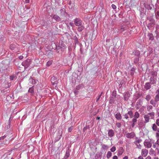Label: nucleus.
<instances>
[{
	"label": "nucleus",
	"instance_id": "nucleus-61",
	"mask_svg": "<svg viewBox=\"0 0 159 159\" xmlns=\"http://www.w3.org/2000/svg\"><path fill=\"white\" fill-rule=\"evenodd\" d=\"M147 8L148 10H151L152 9V7L149 5H148Z\"/></svg>",
	"mask_w": 159,
	"mask_h": 159
},
{
	"label": "nucleus",
	"instance_id": "nucleus-60",
	"mask_svg": "<svg viewBox=\"0 0 159 159\" xmlns=\"http://www.w3.org/2000/svg\"><path fill=\"white\" fill-rule=\"evenodd\" d=\"M156 124L158 126H159V119H157L156 122Z\"/></svg>",
	"mask_w": 159,
	"mask_h": 159
},
{
	"label": "nucleus",
	"instance_id": "nucleus-1",
	"mask_svg": "<svg viewBox=\"0 0 159 159\" xmlns=\"http://www.w3.org/2000/svg\"><path fill=\"white\" fill-rule=\"evenodd\" d=\"M148 20H149V22L147 25L148 29L150 30H151L152 28L154 27L155 25V20L151 16H148L147 17Z\"/></svg>",
	"mask_w": 159,
	"mask_h": 159
},
{
	"label": "nucleus",
	"instance_id": "nucleus-39",
	"mask_svg": "<svg viewBox=\"0 0 159 159\" xmlns=\"http://www.w3.org/2000/svg\"><path fill=\"white\" fill-rule=\"evenodd\" d=\"M156 11V10H155V12ZM155 16L156 18L157 19H159V11H158L156 12H155Z\"/></svg>",
	"mask_w": 159,
	"mask_h": 159
},
{
	"label": "nucleus",
	"instance_id": "nucleus-41",
	"mask_svg": "<svg viewBox=\"0 0 159 159\" xmlns=\"http://www.w3.org/2000/svg\"><path fill=\"white\" fill-rule=\"evenodd\" d=\"M73 38L74 42L75 44H76V43H78V38L76 36H74Z\"/></svg>",
	"mask_w": 159,
	"mask_h": 159
},
{
	"label": "nucleus",
	"instance_id": "nucleus-18",
	"mask_svg": "<svg viewBox=\"0 0 159 159\" xmlns=\"http://www.w3.org/2000/svg\"><path fill=\"white\" fill-rule=\"evenodd\" d=\"M150 82H147L145 83V85H144V88L146 90H148L151 87V85L150 84Z\"/></svg>",
	"mask_w": 159,
	"mask_h": 159
},
{
	"label": "nucleus",
	"instance_id": "nucleus-36",
	"mask_svg": "<svg viewBox=\"0 0 159 159\" xmlns=\"http://www.w3.org/2000/svg\"><path fill=\"white\" fill-rule=\"evenodd\" d=\"M102 148L104 150L107 149L109 147L107 145L105 144H102Z\"/></svg>",
	"mask_w": 159,
	"mask_h": 159
},
{
	"label": "nucleus",
	"instance_id": "nucleus-23",
	"mask_svg": "<svg viewBox=\"0 0 159 159\" xmlns=\"http://www.w3.org/2000/svg\"><path fill=\"white\" fill-rule=\"evenodd\" d=\"M148 36L149 38V40H153L154 39V37L153 34L152 33H149L148 34Z\"/></svg>",
	"mask_w": 159,
	"mask_h": 159
},
{
	"label": "nucleus",
	"instance_id": "nucleus-62",
	"mask_svg": "<svg viewBox=\"0 0 159 159\" xmlns=\"http://www.w3.org/2000/svg\"><path fill=\"white\" fill-rule=\"evenodd\" d=\"M111 7L113 9H115L116 8V6L114 4H112L111 5Z\"/></svg>",
	"mask_w": 159,
	"mask_h": 159
},
{
	"label": "nucleus",
	"instance_id": "nucleus-2",
	"mask_svg": "<svg viewBox=\"0 0 159 159\" xmlns=\"http://www.w3.org/2000/svg\"><path fill=\"white\" fill-rule=\"evenodd\" d=\"M5 139V141H3V144L7 145L9 144L10 142V139L8 137H7V135L5 134L3 136L0 137V141H2Z\"/></svg>",
	"mask_w": 159,
	"mask_h": 159
},
{
	"label": "nucleus",
	"instance_id": "nucleus-29",
	"mask_svg": "<svg viewBox=\"0 0 159 159\" xmlns=\"http://www.w3.org/2000/svg\"><path fill=\"white\" fill-rule=\"evenodd\" d=\"M84 29V27L82 25L81 26H80V27H78L77 29L78 31L79 32H81Z\"/></svg>",
	"mask_w": 159,
	"mask_h": 159
},
{
	"label": "nucleus",
	"instance_id": "nucleus-58",
	"mask_svg": "<svg viewBox=\"0 0 159 159\" xmlns=\"http://www.w3.org/2000/svg\"><path fill=\"white\" fill-rule=\"evenodd\" d=\"M15 77H16L15 76L12 75L10 76V79L11 80H13L15 79Z\"/></svg>",
	"mask_w": 159,
	"mask_h": 159
},
{
	"label": "nucleus",
	"instance_id": "nucleus-14",
	"mask_svg": "<svg viewBox=\"0 0 159 159\" xmlns=\"http://www.w3.org/2000/svg\"><path fill=\"white\" fill-rule=\"evenodd\" d=\"M10 86L9 84H6V85L5 87V89L2 90L1 92L2 93H4L5 92L9 90Z\"/></svg>",
	"mask_w": 159,
	"mask_h": 159
},
{
	"label": "nucleus",
	"instance_id": "nucleus-64",
	"mask_svg": "<svg viewBox=\"0 0 159 159\" xmlns=\"http://www.w3.org/2000/svg\"><path fill=\"white\" fill-rule=\"evenodd\" d=\"M141 141L142 140L141 139H138L135 142H136V143H139L140 142H141Z\"/></svg>",
	"mask_w": 159,
	"mask_h": 159
},
{
	"label": "nucleus",
	"instance_id": "nucleus-35",
	"mask_svg": "<svg viewBox=\"0 0 159 159\" xmlns=\"http://www.w3.org/2000/svg\"><path fill=\"white\" fill-rule=\"evenodd\" d=\"M125 81L123 80H122L119 81V87L120 88L122 86L123 84L124 83Z\"/></svg>",
	"mask_w": 159,
	"mask_h": 159
},
{
	"label": "nucleus",
	"instance_id": "nucleus-48",
	"mask_svg": "<svg viewBox=\"0 0 159 159\" xmlns=\"http://www.w3.org/2000/svg\"><path fill=\"white\" fill-rule=\"evenodd\" d=\"M73 128V126H71L70 127H69L68 129V131L69 132H71Z\"/></svg>",
	"mask_w": 159,
	"mask_h": 159
},
{
	"label": "nucleus",
	"instance_id": "nucleus-42",
	"mask_svg": "<svg viewBox=\"0 0 159 159\" xmlns=\"http://www.w3.org/2000/svg\"><path fill=\"white\" fill-rule=\"evenodd\" d=\"M155 100L157 102L159 101V95L158 94H157L155 96Z\"/></svg>",
	"mask_w": 159,
	"mask_h": 159
},
{
	"label": "nucleus",
	"instance_id": "nucleus-33",
	"mask_svg": "<svg viewBox=\"0 0 159 159\" xmlns=\"http://www.w3.org/2000/svg\"><path fill=\"white\" fill-rule=\"evenodd\" d=\"M90 126L89 125H86L85 127H84L83 130V132L86 131L88 129H90Z\"/></svg>",
	"mask_w": 159,
	"mask_h": 159
},
{
	"label": "nucleus",
	"instance_id": "nucleus-57",
	"mask_svg": "<svg viewBox=\"0 0 159 159\" xmlns=\"http://www.w3.org/2000/svg\"><path fill=\"white\" fill-rule=\"evenodd\" d=\"M124 117L126 119H128L129 118V116H128V114L127 113L125 114L124 115Z\"/></svg>",
	"mask_w": 159,
	"mask_h": 159
},
{
	"label": "nucleus",
	"instance_id": "nucleus-24",
	"mask_svg": "<svg viewBox=\"0 0 159 159\" xmlns=\"http://www.w3.org/2000/svg\"><path fill=\"white\" fill-rule=\"evenodd\" d=\"M141 106V104L140 100H139L138 101L137 104L136 105V108L137 109H139L140 107Z\"/></svg>",
	"mask_w": 159,
	"mask_h": 159
},
{
	"label": "nucleus",
	"instance_id": "nucleus-63",
	"mask_svg": "<svg viewBox=\"0 0 159 159\" xmlns=\"http://www.w3.org/2000/svg\"><path fill=\"white\" fill-rule=\"evenodd\" d=\"M125 28H121L120 29V31L121 32H123L125 30Z\"/></svg>",
	"mask_w": 159,
	"mask_h": 159
},
{
	"label": "nucleus",
	"instance_id": "nucleus-54",
	"mask_svg": "<svg viewBox=\"0 0 159 159\" xmlns=\"http://www.w3.org/2000/svg\"><path fill=\"white\" fill-rule=\"evenodd\" d=\"M82 87V86L81 85H79L76 87V89L77 90H79L81 87Z\"/></svg>",
	"mask_w": 159,
	"mask_h": 159
},
{
	"label": "nucleus",
	"instance_id": "nucleus-46",
	"mask_svg": "<svg viewBox=\"0 0 159 159\" xmlns=\"http://www.w3.org/2000/svg\"><path fill=\"white\" fill-rule=\"evenodd\" d=\"M151 98V96L149 95H148L146 96L145 99L148 101Z\"/></svg>",
	"mask_w": 159,
	"mask_h": 159
},
{
	"label": "nucleus",
	"instance_id": "nucleus-44",
	"mask_svg": "<svg viewBox=\"0 0 159 159\" xmlns=\"http://www.w3.org/2000/svg\"><path fill=\"white\" fill-rule=\"evenodd\" d=\"M68 4L69 5L68 7L70 9H72L73 7V6H71V1H69L68 2Z\"/></svg>",
	"mask_w": 159,
	"mask_h": 159
},
{
	"label": "nucleus",
	"instance_id": "nucleus-56",
	"mask_svg": "<svg viewBox=\"0 0 159 159\" xmlns=\"http://www.w3.org/2000/svg\"><path fill=\"white\" fill-rule=\"evenodd\" d=\"M29 80L30 81H31L33 84H35V82L34 80L32 78H31Z\"/></svg>",
	"mask_w": 159,
	"mask_h": 159
},
{
	"label": "nucleus",
	"instance_id": "nucleus-16",
	"mask_svg": "<svg viewBox=\"0 0 159 159\" xmlns=\"http://www.w3.org/2000/svg\"><path fill=\"white\" fill-rule=\"evenodd\" d=\"M116 97L115 96H111L110 97L109 102L110 104L113 103L116 100Z\"/></svg>",
	"mask_w": 159,
	"mask_h": 159
},
{
	"label": "nucleus",
	"instance_id": "nucleus-15",
	"mask_svg": "<svg viewBox=\"0 0 159 159\" xmlns=\"http://www.w3.org/2000/svg\"><path fill=\"white\" fill-rule=\"evenodd\" d=\"M70 151L69 148L66 150V154L64 157V159H67L69 157L70 155Z\"/></svg>",
	"mask_w": 159,
	"mask_h": 159
},
{
	"label": "nucleus",
	"instance_id": "nucleus-51",
	"mask_svg": "<svg viewBox=\"0 0 159 159\" xmlns=\"http://www.w3.org/2000/svg\"><path fill=\"white\" fill-rule=\"evenodd\" d=\"M137 121V119L135 118H133L132 119V121H131V123H134L136 124V123Z\"/></svg>",
	"mask_w": 159,
	"mask_h": 159
},
{
	"label": "nucleus",
	"instance_id": "nucleus-28",
	"mask_svg": "<svg viewBox=\"0 0 159 159\" xmlns=\"http://www.w3.org/2000/svg\"><path fill=\"white\" fill-rule=\"evenodd\" d=\"M102 156V154L100 153H97L95 157V159H101Z\"/></svg>",
	"mask_w": 159,
	"mask_h": 159
},
{
	"label": "nucleus",
	"instance_id": "nucleus-22",
	"mask_svg": "<svg viewBox=\"0 0 159 159\" xmlns=\"http://www.w3.org/2000/svg\"><path fill=\"white\" fill-rule=\"evenodd\" d=\"M149 116L148 115H146L144 116V118L145 119L144 123H146L149 121Z\"/></svg>",
	"mask_w": 159,
	"mask_h": 159
},
{
	"label": "nucleus",
	"instance_id": "nucleus-47",
	"mask_svg": "<svg viewBox=\"0 0 159 159\" xmlns=\"http://www.w3.org/2000/svg\"><path fill=\"white\" fill-rule=\"evenodd\" d=\"M116 94H117L116 91L115 90H114L113 91L112 93L111 96H115L116 97Z\"/></svg>",
	"mask_w": 159,
	"mask_h": 159
},
{
	"label": "nucleus",
	"instance_id": "nucleus-55",
	"mask_svg": "<svg viewBox=\"0 0 159 159\" xmlns=\"http://www.w3.org/2000/svg\"><path fill=\"white\" fill-rule=\"evenodd\" d=\"M9 48L11 50H13L15 48V46L14 45L11 44Z\"/></svg>",
	"mask_w": 159,
	"mask_h": 159
},
{
	"label": "nucleus",
	"instance_id": "nucleus-4",
	"mask_svg": "<svg viewBox=\"0 0 159 159\" xmlns=\"http://www.w3.org/2000/svg\"><path fill=\"white\" fill-rule=\"evenodd\" d=\"M60 14L62 18H66L69 16V14L66 12L65 10L64 9V8L61 9H60Z\"/></svg>",
	"mask_w": 159,
	"mask_h": 159
},
{
	"label": "nucleus",
	"instance_id": "nucleus-37",
	"mask_svg": "<svg viewBox=\"0 0 159 159\" xmlns=\"http://www.w3.org/2000/svg\"><path fill=\"white\" fill-rule=\"evenodd\" d=\"M152 128L153 130L156 131L157 130V126L155 124H153L152 126Z\"/></svg>",
	"mask_w": 159,
	"mask_h": 159
},
{
	"label": "nucleus",
	"instance_id": "nucleus-52",
	"mask_svg": "<svg viewBox=\"0 0 159 159\" xmlns=\"http://www.w3.org/2000/svg\"><path fill=\"white\" fill-rule=\"evenodd\" d=\"M155 152V151L152 149H151L149 151V154L150 155L153 154Z\"/></svg>",
	"mask_w": 159,
	"mask_h": 159
},
{
	"label": "nucleus",
	"instance_id": "nucleus-53",
	"mask_svg": "<svg viewBox=\"0 0 159 159\" xmlns=\"http://www.w3.org/2000/svg\"><path fill=\"white\" fill-rule=\"evenodd\" d=\"M135 145H136L137 148L139 149L141 148V145L140 144H139V143H135Z\"/></svg>",
	"mask_w": 159,
	"mask_h": 159
},
{
	"label": "nucleus",
	"instance_id": "nucleus-49",
	"mask_svg": "<svg viewBox=\"0 0 159 159\" xmlns=\"http://www.w3.org/2000/svg\"><path fill=\"white\" fill-rule=\"evenodd\" d=\"M116 125L117 126L118 128H120L121 126V124L120 123L116 122Z\"/></svg>",
	"mask_w": 159,
	"mask_h": 159
},
{
	"label": "nucleus",
	"instance_id": "nucleus-12",
	"mask_svg": "<svg viewBox=\"0 0 159 159\" xmlns=\"http://www.w3.org/2000/svg\"><path fill=\"white\" fill-rule=\"evenodd\" d=\"M124 152L123 148L122 147L119 148L117 152V155L119 156L122 155Z\"/></svg>",
	"mask_w": 159,
	"mask_h": 159
},
{
	"label": "nucleus",
	"instance_id": "nucleus-10",
	"mask_svg": "<svg viewBox=\"0 0 159 159\" xmlns=\"http://www.w3.org/2000/svg\"><path fill=\"white\" fill-rule=\"evenodd\" d=\"M108 136L110 137H112L115 135V133L114 131L112 129H110L108 130Z\"/></svg>",
	"mask_w": 159,
	"mask_h": 159
},
{
	"label": "nucleus",
	"instance_id": "nucleus-27",
	"mask_svg": "<svg viewBox=\"0 0 159 159\" xmlns=\"http://www.w3.org/2000/svg\"><path fill=\"white\" fill-rule=\"evenodd\" d=\"M34 86H33L32 87L29 88L28 90V92L31 93V94H33L34 93Z\"/></svg>",
	"mask_w": 159,
	"mask_h": 159
},
{
	"label": "nucleus",
	"instance_id": "nucleus-3",
	"mask_svg": "<svg viewBox=\"0 0 159 159\" xmlns=\"http://www.w3.org/2000/svg\"><path fill=\"white\" fill-rule=\"evenodd\" d=\"M32 62V60L31 59H27L24 61L22 63V65L24 66L25 69L27 68L30 66Z\"/></svg>",
	"mask_w": 159,
	"mask_h": 159
},
{
	"label": "nucleus",
	"instance_id": "nucleus-20",
	"mask_svg": "<svg viewBox=\"0 0 159 159\" xmlns=\"http://www.w3.org/2000/svg\"><path fill=\"white\" fill-rule=\"evenodd\" d=\"M115 116L117 120H120L122 119V116L120 113L116 114Z\"/></svg>",
	"mask_w": 159,
	"mask_h": 159
},
{
	"label": "nucleus",
	"instance_id": "nucleus-26",
	"mask_svg": "<svg viewBox=\"0 0 159 159\" xmlns=\"http://www.w3.org/2000/svg\"><path fill=\"white\" fill-rule=\"evenodd\" d=\"M127 113L129 116L130 118H131L133 117V113L131 111H128Z\"/></svg>",
	"mask_w": 159,
	"mask_h": 159
},
{
	"label": "nucleus",
	"instance_id": "nucleus-38",
	"mask_svg": "<svg viewBox=\"0 0 159 159\" xmlns=\"http://www.w3.org/2000/svg\"><path fill=\"white\" fill-rule=\"evenodd\" d=\"M112 153L110 151L107 152V159H109L111 156Z\"/></svg>",
	"mask_w": 159,
	"mask_h": 159
},
{
	"label": "nucleus",
	"instance_id": "nucleus-21",
	"mask_svg": "<svg viewBox=\"0 0 159 159\" xmlns=\"http://www.w3.org/2000/svg\"><path fill=\"white\" fill-rule=\"evenodd\" d=\"M61 137V134H60L59 133H58L56 137L55 138V142H56L58 141L60 139Z\"/></svg>",
	"mask_w": 159,
	"mask_h": 159
},
{
	"label": "nucleus",
	"instance_id": "nucleus-31",
	"mask_svg": "<svg viewBox=\"0 0 159 159\" xmlns=\"http://www.w3.org/2000/svg\"><path fill=\"white\" fill-rule=\"evenodd\" d=\"M156 102L155 100H151L150 101V103L153 105L154 107H155L156 104Z\"/></svg>",
	"mask_w": 159,
	"mask_h": 159
},
{
	"label": "nucleus",
	"instance_id": "nucleus-19",
	"mask_svg": "<svg viewBox=\"0 0 159 159\" xmlns=\"http://www.w3.org/2000/svg\"><path fill=\"white\" fill-rule=\"evenodd\" d=\"M133 54L135 56H136L137 57H139L140 53L139 51L138 50L134 51L133 52Z\"/></svg>",
	"mask_w": 159,
	"mask_h": 159
},
{
	"label": "nucleus",
	"instance_id": "nucleus-9",
	"mask_svg": "<svg viewBox=\"0 0 159 159\" xmlns=\"http://www.w3.org/2000/svg\"><path fill=\"white\" fill-rule=\"evenodd\" d=\"M148 153V150L146 149H144L142 150L141 154L144 157H145L147 156Z\"/></svg>",
	"mask_w": 159,
	"mask_h": 159
},
{
	"label": "nucleus",
	"instance_id": "nucleus-30",
	"mask_svg": "<svg viewBox=\"0 0 159 159\" xmlns=\"http://www.w3.org/2000/svg\"><path fill=\"white\" fill-rule=\"evenodd\" d=\"M151 74L152 75V76H153L154 77H156L157 76V73L156 71H152L151 72Z\"/></svg>",
	"mask_w": 159,
	"mask_h": 159
},
{
	"label": "nucleus",
	"instance_id": "nucleus-50",
	"mask_svg": "<svg viewBox=\"0 0 159 159\" xmlns=\"http://www.w3.org/2000/svg\"><path fill=\"white\" fill-rule=\"evenodd\" d=\"M116 150V147L114 146H113L110 149V150L112 152H113L115 151Z\"/></svg>",
	"mask_w": 159,
	"mask_h": 159
},
{
	"label": "nucleus",
	"instance_id": "nucleus-43",
	"mask_svg": "<svg viewBox=\"0 0 159 159\" xmlns=\"http://www.w3.org/2000/svg\"><path fill=\"white\" fill-rule=\"evenodd\" d=\"M139 57H136L134 59V62L135 64H137L139 61Z\"/></svg>",
	"mask_w": 159,
	"mask_h": 159
},
{
	"label": "nucleus",
	"instance_id": "nucleus-8",
	"mask_svg": "<svg viewBox=\"0 0 159 159\" xmlns=\"http://www.w3.org/2000/svg\"><path fill=\"white\" fill-rule=\"evenodd\" d=\"M157 79L156 77L152 76L150 77V83L151 84H156Z\"/></svg>",
	"mask_w": 159,
	"mask_h": 159
},
{
	"label": "nucleus",
	"instance_id": "nucleus-7",
	"mask_svg": "<svg viewBox=\"0 0 159 159\" xmlns=\"http://www.w3.org/2000/svg\"><path fill=\"white\" fill-rule=\"evenodd\" d=\"M10 120V118L9 121L6 122L5 124V130H7L10 127V123L11 120Z\"/></svg>",
	"mask_w": 159,
	"mask_h": 159
},
{
	"label": "nucleus",
	"instance_id": "nucleus-32",
	"mask_svg": "<svg viewBox=\"0 0 159 159\" xmlns=\"http://www.w3.org/2000/svg\"><path fill=\"white\" fill-rule=\"evenodd\" d=\"M139 114L138 112V111L135 112L134 116V118L137 119L139 117Z\"/></svg>",
	"mask_w": 159,
	"mask_h": 159
},
{
	"label": "nucleus",
	"instance_id": "nucleus-59",
	"mask_svg": "<svg viewBox=\"0 0 159 159\" xmlns=\"http://www.w3.org/2000/svg\"><path fill=\"white\" fill-rule=\"evenodd\" d=\"M152 106H148V107L147 108V109L148 111H150V109H152Z\"/></svg>",
	"mask_w": 159,
	"mask_h": 159
},
{
	"label": "nucleus",
	"instance_id": "nucleus-5",
	"mask_svg": "<svg viewBox=\"0 0 159 159\" xmlns=\"http://www.w3.org/2000/svg\"><path fill=\"white\" fill-rule=\"evenodd\" d=\"M75 25L77 26H81L82 24V21L79 18H76L74 20Z\"/></svg>",
	"mask_w": 159,
	"mask_h": 159
},
{
	"label": "nucleus",
	"instance_id": "nucleus-17",
	"mask_svg": "<svg viewBox=\"0 0 159 159\" xmlns=\"http://www.w3.org/2000/svg\"><path fill=\"white\" fill-rule=\"evenodd\" d=\"M52 17L57 21H60L61 20V18L56 15H53Z\"/></svg>",
	"mask_w": 159,
	"mask_h": 159
},
{
	"label": "nucleus",
	"instance_id": "nucleus-25",
	"mask_svg": "<svg viewBox=\"0 0 159 159\" xmlns=\"http://www.w3.org/2000/svg\"><path fill=\"white\" fill-rule=\"evenodd\" d=\"M56 78L54 76H53L51 79V82L53 85H54L55 84H56L55 82V80H56Z\"/></svg>",
	"mask_w": 159,
	"mask_h": 159
},
{
	"label": "nucleus",
	"instance_id": "nucleus-13",
	"mask_svg": "<svg viewBox=\"0 0 159 159\" xmlns=\"http://www.w3.org/2000/svg\"><path fill=\"white\" fill-rule=\"evenodd\" d=\"M126 136L127 138H132L134 136V134L133 132L127 133L126 134Z\"/></svg>",
	"mask_w": 159,
	"mask_h": 159
},
{
	"label": "nucleus",
	"instance_id": "nucleus-34",
	"mask_svg": "<svg viewBox=\"0 0 159 159\" xmlns=\"http://www.w3.org/2000/svg\"><path fill=\"white\" fill-rule=\"evenodd\" d=\"M135 71V69L134 67H132L130 70V74L131 75L133 76L134 75Z\"/></svg>",
	"mask_w": 159,
	"mask_h": 159
},
{
	"label": "nucleus",
	"instance_id": "nucleus-11",
	"mask_svg": "<svg viewBox=\"0 0 159 159\" xmlns=\"http://www.w3.org/2000/svg\"><path fill=\"white\" fill-rule=\"evenodd\" d=\"M144 146L147 148H151L152 146V143L150 142L144 141Z\"/></svg>",
	"mask_w": 159,
	"mask_h": 159
},
{
	"label": "nucleus",
	"instance_id": "nucleus-40",
	"mask_svg": "<svg viewBox=\"0 0 159 159\" xmlns=\"http://www.w3.org/2000/svg\"><path fill=\"white\" fill-rule=\"evenodd\" d=\"M154 112H152L150 113H148L147 115H148V116H151V119H153L154 118Z\"/></svg>",
	"mask_w": 159,
	"mask_h": 159
},
{
	"label": "nucleus",
	"instance_id": "nucleus-45",
	"mask_svg": "<svg viewBox=\"0 0 159 159\" xmlns=\"http://www.w3.org/2000/svg\"><path fill=\"white\" fill-rule=\"evenodd\" d=\"M52 61H49L47 62V64H46V66H49L52 64Z\"/></svg>",
	"mask_w": 159,
	"mask_h": 159
},
{
	"label": "nucleus",
	"instance_id": "nucleus-6",
	"mask_svg": "<svg viewBox=\"0 0 159 159\" xmlns=\"http://www.w3.org/2000/svg\"><path fill=\"white\" fill-rule=\"evenodd\" d=\"M130 96V94L128 91L125 92L123 94V97L125 101H127Z\"/></svg>",
	"mask_w": 159,
	"mask_h": 159
}]
</instances>
